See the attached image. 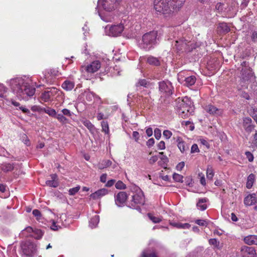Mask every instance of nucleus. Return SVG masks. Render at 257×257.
<instances>
[{"label":"nucleus","instance_id":"1","mask_svg":"<svg viewBox=\"0 0 257 257\" xmlns=\"http://www.w3.org/2000/svg\"><path fill=\"white\" fill-rule=\"evenodd\" d=\"M12 92L20 99L27 100L35 93L32 79L26 76L12 78L7 82Z\"/></svg>","mask_w":257,"mask_h":257},{"label":"nucleus","instance_id":"2","mask_svg":"<svg viewBox=\"0 0 257 257\" xmlns=\"http://www.w3.org/2000/svg\"><path fill=\"white\" fill-rule=\"evenodd\" d=\"M175 108L178 115L182 118L188 117L194 112L193 102L188 97L176 99Z\"/></svg>","mask_w":257,"mask_h":257},{"label":"nucleus","instance_id":"3","mask_svg":"<svg viewBox=\"0 0 257 257\" xmlns=\"http://www.w3.org/2000/svg\"><path fill=\"white\" fill-rule=\"evenodd\" d=\"M158 32L152 31L144 34L139 42V46L146 51L153 49L157 44L159 40Z\"/></svg>","mask_w":257,"mask_h":257},{"label":"nucleus","instance_id":"4","mask_svg":"<svg viewBox=\"0 0 257 257\" xmlns=\"http://www.w3.org/2000/svg\"><path fill=\"white\" fill-rule=\"evenodd\" d=\"M154 5L156 12L165 17H170L174 13L171 0H155Z\"/></svg>","mask_w":257,"mask_h":257},{"label":"nucleus","instance_id":"5","mask_svg":"<svg viewBox=\"0 0 257 257\" xmlns=\"http://www.w3.org/2000/svg\"><path fill=\"white\" fill-rule=\"evenodd\" d=\"M120 0H98L97 7L101 6L107 12L114 10L119 4Z\"/></svg>","mask_w":257,"mask_h":257},{"label":"nucleus","instance_id":"6","mask_svg":"<svg viewBox=\"0 0 257 257\" xmlns=\"http://www.w3.org/2000/svg\"><path fill=\"white\" fill-rule=\"evenodd\" d=\"M123 29L124 27L122 24L111 26L108 25L105 27L106 34L112 37H117L119 36L122 32Z\"/></svg>","mask_w":257,"mask_h":257},{"label":"nucleus","instance_id":"7","mask_svg":"<svg viewBox=\"0 0 257 257\" xmlns=\"http://www.w3.org/2000/svg\"><path fill=\"white\" fill-rule=\"evenodd\" d=\"M192 45V43L191 41L181 39L175 41V46L178 52L183 51L189 52L194 49V47L191 46Z\"/></svg>","mask_w":257,"mask_h":257},{"label":"nucleus","instance_id":"8","mask_svg":"<svg viewBox=\"0 0 257 257\" xmlns=\"http://www.w3.org/2000/svg\"><path fill=\"white\" fill-rule=\"evenodd\" d=\"M184 74V72H181L178 73V79L179 81L188 87L193 85L196 81V77L194 75L186 77Z\"/></svg>","mask_w":257,"mask_h":257},{"label":"nucleus","instance_id":"9","mask_svg":"<svg viewBox=\"0 0 257 257\" xmlns=\"http://www.w3.org/2000/svg\"><path fill=\"white\" fill-rule=\"evenodd\" d=\"M23 252L28 256H32L37 251V245L31 242L25 243L22 246Z\"/></svg>","mask_w":257,"mask_h":257},{"label":"nucleus","instance_id":"10","mask_svg":"<svg viewBox=\"0 0 257 257\" xmlns=\"http://www.w3.org/2000/svg\"><path fill=\"white\" fill-rule=\"evenodd\" d=\"M173 87L169 81H162L159 82V90L161 93L167 95H170L172 94Z\"/></svg>","mask_w":257,"mask_h":257},{"label":"nucleus","instance_id":"11","mask_svg":"<svg viewBox=\"0 0 257 257\" xmlns=\"http://www.w3.org/2000/svg\"><path fill=\"white\" fill-rule=\"evenodd\" d=\"M145 203L144 196L143 192L141 190L132 196V199L131 200V206L133 207H135L136 205H143Z\"/></svg>","mask_w":257,"mask_h":257},{"label":"nucleus","instance_id":"12","mask_svg":"<svg viewBox=\"0 0 257 257\" xmlns=\"http://www.w3.org/2000/svg\"><path fill=\"white\" fill-rule=\"evenodd\" d=\"M240 257H255L256 251L252 247L243 245L240 248Z\"/></svg>","mask_w":257,"mask_h":257},{"label":"nucleus","instance_id":"13","mask_svg":"<svg viewBox=\"0 0 257 257\" xmlns=\"http://www.w3.org/2000/svg\"><path fill=\"white\" fill-rule=\"evenodd\" d=\"M127 198V195L126 192L123 191L119 192L115 196V203L117 206L122 207L124 205Z\"/></svg>","mask_w":257,"mask_h":257},{"label":"nucleus","instance_id":"14","mask_svg":"<svg viewBox=\"0 0 257 257\" xmlns=\"http://www.w3.org/2000/svg\"><path fill=\"white\" fill-rule=\"evenodd\" d=\"M57 89L54 87L50 88V90L45 91L42 93L41 99L45 102H48L57 93Z\"/></svg>","mask_w":257,"mask_h":257},{"label":"nucleus","instance_id":"15","mask_svg":"<svg viewBox=\"0 0 257 257\" xmlns=\"http://www.w3.org/2000/svg\"><path fill=\"white\" fill-rule=\"evenodd\" d=\"M242 77L241 80L244 82H253L255 80V76L253 72L250 70L245 72V70H242Z\"/></svg>","mask_w":257,"mask_h":257},{"label":"nucleus","instance_id":"16","mask_svg":"<svg viewBox=\"0 0 257 257\" xmlns=\"http://www.w3.org/2000/svg\"><path fill=\"white\" fill-rule=\"evenodd\" d=\"M101 65L99 61L95 60L86 66L85 69L88 73H93L97 71L100 68Z\"/></svg>","mask_w":257,"mask_h":257},{"label":"nucleus","instance_id":"17","mask_svg":"<svg viewBox=\"0 0 257 257\" xmlns=\"http://www.w3.org/2000/svg\"><path fill=\"white\" fill-rule=\"evenodd\" d=\"M243 127L247 133H251L254 129L255 125L252 124V120L249 117L243 119Z\"/></svg>","mask_w":257,"mask_h":257},{"label":"nucleus","instance_id":"18","mask_svg":"<svg viewBox=\"0 0 257 257\" xmlns=\"http://www.w3.org/2000/svg\"><path fill=\"white\" fill-rule=\"evenodd\" d=\"M257 202V197L255 193L249 194L244 199V204L246 206H251Z\"/></svg>","mask_w":257,"mask_h":257},{"label":"nucleus","instance_id":"19","mask_svg":"<svg viewBox=\"0 0 257 257\" xmlns=\"http://www.w3.org/2000/svg\"><path fill=\"white\" fill-rule=\"evenodd\" d=\"M186 0H171V6L173 12H177L183 7Z\"/></svg>","mask_w":257,"mask_h":257},{"label":"nucleus","instance_id":"20","mask_svg":"<svg viewBox=\"0 0 257 257\" xmlns=\"http://www.w3.org/2000/svg\"><path fill=\"white\" fill-rule=\"evenodd\" d=\"M108 193V191L106 189H100L95 191L94 193H92L90 195V197L94 200L98 199L107 194Z\"/></svg>","mask_w":257,"mask_h":257},{"label":"nucleus","instance_id":"21","mask_svg":"<svg viewBox=\"0 0 257 257\" xmlns=\"http://www.w3.org/2000/svg\"><path fill=\"white\" fill-rule=\"evenodd\" d=\"M244 243L249 245H257V235H248L243 238Z\"/></svg>","mask_w":257,"mask_h":257},{"label":"nucleus","instance_id":"22","mask_svg":"<svg viewBox=\"0 0 257 257\" xmlns=\"http://www.w3.org/2000/svg\"><path fill=\"white\" fill-rule=\"evenodd\" d=\"M204 109L210 114L220 115L222 113L221 109H218L211 104L206 105Z\"/></svg>","mask_w":257,"mask_h":257},{"label":"nucleus","instance_id":"23","mask_svg":"<svg viewBox=\"0 0 257 257\" xmlns=\"http://www.w3.org/2000/svg\"><path fill=\"white\" fill-rule=\"evenodd\" d=\"M51 180H47L46 181V185L49 187L56 188L58 186L59 182L58 181L57 176L56 174H51L50 175Z\"/></svg>","mask_w":257,"mask_h":257},{"label":"nucleus","instance_id":"24","mask_svg":"<svg viewBox=\"0 0 257 257\" xmlns=\"http://www.w3.org/2000/svg\"><path fill=\"white\" fill-rule=\"evenodd\" d=\"M208 201L207 198H200L196 204V206L201 211L206 210L207 208V205L206 203Z\"/></svg>","mask_w":257,"mask_h":257},{"label":"nucleus","instance_id":"25","mask_svg":"<svg viewBox=\"0 0 257 257\" xmlns=\"http://www.w3.org/2000/svg\"><path fill=\"white\" fill-rule=\"evenodd\" d=\"M74 83L73 81L66 80L62 84V87L66 91L71 90L74 87Z\"/></svg>","mask_w":257,"mask_h":257},{"label":"nucleus","instance_id":"26","mask_svg":"<svg viewBox=\"0 0 257 257\" xmlns=\"http://www.w3.org/2000/svg\"><path fill=\"white\" fill-rule=\"evenodd\" d=\"M147 62L150 65L156 66H159L161 64V62L159 59L158 58L152 56H150L148 57Z\"/></svg>","mask_w":257,"mask_h":257},{"label":"nucleus","instance_id":"27","mask_svg":"<svg viewBox=\"0 0 257 257\" xmlns=\"http://www.w3.org/2000/svg\"><path fill=\"white\" fill-rule=\"evenodd\" d=\"M61 124H64L69 123V119L65 116L62 113H56L55 117Z\"/></svg>","mask_w":257,"mask_h":257},{"label":"nucleus","instance_id":"28","mask_svg":"<svg viewBox=\"0 0 257 257\" xmlns=\"http://www.w3.org/2000/svg\"><path fill=\"white\" fill-rule=\"evenodd\" d=\"M177 146L182 153H184L186 150L185 143L182 140L180 137L177 139ZM188 149V148L187 147Z\"/></svg>","mask_w":257,"mask_h":257},{"label":"nucleus","instance_id":"29","mask_svg":"<svg viewBox=\"0 0 257 257\" xmlns=\"http://www.w3.org/2000/svg\"><path fill=\"white\" fill-rule=\"evenodd\" d=\"M99 222V216L95 215L90 219L89 225L91 228H95L96 227Z\"/></svg>","mask_w":257,"mask_h":257},{"label":"nucleus","instance_id":"30","mask_svg":"<svg viewBox=\"0 0 257 257\" xmlns=\"http://www.w3.org/2000/svg\"><path fill=\"white\" fill-rule=\"evenodd\" d=\"M82 122L83 124L89 130L90 133H94L95 131V126L89 120H83L82 121Z\"/></svg>","mask_w":257,"mask_h":257},{"label":"nucleus","instance_id":"31","mask_svg":"<svg viewBox=\"0 0 257 257\" xmlns=\"http://www.w3.org/2000/svg\"><path fill=\"white\" fill-rule=\"evenodd\" d=\"M98 15L102 20L106 22H111L113 20V17L111 15L101 14L99 11L97 12Z\"/></svg>","mask_w":257,"mask_h":257},{"label":"nucleus","instance_id":"32","mask_svg":"<svg viewBox=\"0 0 257 257\" xmlns=\"http://www.w3.org/2000/svg\"><path fill=\"white\" fill-rule=\"evenodd\" d=\"M255 176L253 174H250L247 177V182H246V188L248 189H250L254 182Z\"/></svg>","mask_w":257,"mask_h":257},{"label":"nucleus","instance_id":"33","mask_svg":"<svg viewBox=\"0 0 257 257\" xmlns=\"http://www.w3.org/2000/svg\"><path fill=\"white\" fill-rule=\"evenodd\" d=\"M170 224L173 226L178 228H189L190 225L189 223H181L179 222H170Z\"/></svg>","mask_w":257,"mask_h":257},{"label":"nucleus","instance_id":"34","mask_svg":"<svg viewBox=\"0 0 257 257\" xmlns=\"http://www.w3.org/2000/svg\"><path fill=\"white\" fill-rule=\"evenodd\" d=\"M42 109L43 111L48 114L49 116L55 118L57 113L54 109L48 107L47 108L44 107V109Z\"/></svg>","mask_w":257,"mask_h":257},{"label":"nucleus","instance_id":"35","mask_svg":"<svg viewBox=\"0 0 257 257\" xmlns=\"http://www.w3.org/2000/svg\"><path fill=\"white\" fill-rule=\"evenodd\" d=\"M147 215L149 218L154 223H159L162 220V217L155 216L151 213H148Z\"/></svg>","mask_w":257,"mask_h":257},{"label":"nucleus","instance_id":"36","mask_svg":"<svg viewBox=\"0 0 257 257\" xmlns=\"http://www.w3.org/2000/svg\"><path fill=\"white\" fill-rule=\"evenodd\" d=\"M161 160L158 162L159 165L162 166V167L166 168V166L167 165L168 162H169L168 158L166 155H163V156H161L160 157Z\"/></svg>","mask_w":257,"mask_h":257},{"label":"nucleus","instance_id":"37","mask_svg":"<svg viewBox=\"0 0 257 257\" xmlns=\"http://www.w3.org/2000/svg\"><path fill=\"white\" fill-rule=\"evenodd\" d=\"M2 170L5 172L12 171L14 169V166L10 163H6L2 165L1 167Z\"/></svg>","mask_w":257,"mask_h":257},{"label":"nucleus","instance_id":"38","mask_svg":"<svg viewBox=\"0 0 257 257\" xmlns=\"http://www.w3.org/2000/svg\"><path fill=\"white\" fill-rule=\"evenodd\" d=\"M219 28L222 33H227L230 31V28L225 23H221L219 24Z\"/></svg>","mask_w":257,"mask_h":257},{"label":"nucleus","instance_id":"39","mask_svg":"<svg viewBox=\"0 0 257 257\" xmlns=\"http://www.w3.org/2000/svg\"><path fill=\"white\" fill-rule=\"evenodd\" d=\"M43 234L44 232L42 230L39 229H34L33 236L35 238L40 239L42 238Z\"/></svg>","mask_w":257,"mask_h":257},{"label":"nucleus","instance_id":"40","mask_svg":"<svg viewBox=\"0 0 257 257\" xmlns=\"http://www.w3.org/2000/svg\"><path fill=\"white\" fill-rule=\"evenodd\" d=\"M102 131L105 133V134H109V130L108 124L107 121L103 120L101 122Z\"/></svg>","mask_w":257,"mask_h":257},{"label":"nucleus","instance_id":"41","mask_svg":"<svg viewBox=\"0 0 257 257\" xmlns=\"http://www.w3.org/2000/svg\"><path fill=\"white\" fill-rule=\"evenodd\" d=\"M206 176L208 179L211 180L214 176L213 170L211 166H208L206 170Z\"/></svg>","mask_w":257,"mask_h":257},{"label":"nucleus","instance_id":"42","mask_svg":"<svg viewBox=\"0 0 257 257\" xmlns=\"http://www.w3.org/2000/svg\"><path fill=\"white\" fill-rule=\"evenodd\" d=\"M95 96L96 98L100 99V97L99 96L96 95L92 92H86V93H85L86 99L88 101H91L92 100L93 98H94Z\"/></svg>","mask_w":257,"mask_h":257},{"label":"nucleus","instance_id":"43","mask_svg":"<svg viewBox=\"0 0 257 257\" xmlns=\"http://www.w3.org/2000/svg\"><path fill=\"white\" fill-rule=\"evenodd\" d=\"M149 85V82L144 79H139L138 82L136 83V86L138 87L139 86H143L147 87Z\"/></svg>","mask_w":257,"mask_h":257},{"label":"nucleus","instance_id":"44","mask_svg":"<svg viewBox=\"0 0 257 257\" xmlns=\"http://www.w3.org/2000/svg\"><path fill=\"white\" fill-rule=\"evenodd\" d=\"M249 114L257 123V108L251 107L250 109Z\"/></svg>","mask_w":257,"mask_h":257},{"label":"nucleus","instance_id":"45","mask_svg":"<svg viewBox=\"0 0 257 257\" xmlns=\"http://www.w3.org/2000/svg\"><path fill=\"white\" fill-rule=\"evenodd\" d=\"M142 257H157L156 253L149 250H145L143 252Z\"/></svg>","mask_w":257,"mask_h":257},{"label":"nucleus","instance_id":"46","mask_svg":"<svg viewBox=\"0 0 257 257\" xmlns=\"http://www.w3.org/2000/svg\"><path fill=\"white\" fill-rule=\"evenodd\" d=\"M7 91V88L3 84L0 83V97L4 98Z\"/></svg>","mask_w":257,"mask_h":257},{"label":"nucleus","instance_id":"47","mask_svg":"<svg viewBox=\"0 0 257 257\" xmlns=\"http://www.w3.org/2000/svg\"><path fill=\"white\" fill-rule=\"evenodd\" d=\"M115 188L118 189H124L126 185L121 181H117L115 184Z\"/></svg>","mask_w":257,"mask_h":257},{"label":"nucleus","instance_id":"48","mask_svg":"<svg viewBox=\"0 0 257 257\" xmlns=\"http://www.w3.org/2000/svg\"><path fill=\"white\" fill-rule=\"evenodd\" d=\"M61 112L66 117H71L73 114V112H71L70 110L66 108L63 109L61 110Z\"/></svg>","mask_w":257,"mask_h":257},{"label":"nucleus","instance_id":"49","mask_svg":"<svg viewBox=\"0 0 257 257\" xmlns=\"http://www.w3.org/2000/svg\"><path fill=\"white\" fill-rule=\"evenodd\" d=\"M173 179L178 182H182L183 176L180 174L174 173L173 175Z\"/></svg>","mask_w":257,"mask_h":257},{"label":"nucleus","instance_id":"50","mask_svg":"<svg viewBox=\"0 0 257 257\" xmlns=\"http://www.w3.org/2000/svg\"><path fill=\"white\" fill-rule=\"evenodd\" d=\"M195 223L201 226H207L208 225L207 221L203 219H197L195 221Z\"/></svg>","mask_w":257,"mask_h":257},{"label":"nucleus","instance_id":"51","mask_svg":"<svg viewBox=\"0 0 257 257\" xmlns=\"http://www.w3.org/2000/svg\"><path fill=\"white\" fill-rule=\"evenodd\" d=\"M80 187V186H77L72 188H70L69 190V194L70 195H74L78 192Z\"/></svg>","mask_w":257,"mask_h":257},{"label":"nucleus","instance_id":"52","mask_svg":"<svg viewBox=\"0 0 257 257\" xmlns=\"http://www.w3.org/2000/svg\"><path fill=\"white\" fill-rule=\"evenodd\" d=\"M245 155L246 158L247 159L248 161L249 162H253V159H254V157H253V155L252 154V153H251L249 151H246L245 152Z\"/></svg>","mask_w":257,"mask_h":257},{"label":"nucleus","instance_id":"53","mask_svg":"<svg viewBox=\"0 0 257 257\" xmlns=\"http://www.w3.org/2000/svg\"><path fill=\"white\" fill-rule=\"evenodd\" d=\"M111 161L109 160H106L102 161L101 165L103 166L102 167H100V169H102L103 168H107L110 166L111 165Z\"/></svg>","mask_w":257,"mask_h":257},{"label":"nucleus","instance_id":"54","mask_svg":"<svg viewBox=\"0 0 257 257\" xmlns=\"http://www.w3.org/2000/svg\"><path fill=\"white\" fill-rule=\"evenodd\" d=\"M209 243L211 245H214L216 247H218L219 242L216 238H211L209 240Z\"/></svg>","mask_w":257,"mask_h":257},{"label":"nucleus","instance_id":"55","mask_svg":"<svg viewBox=\"0 0 257 257\" xmlns=\"http://www.w3.org/2000/svg\"><path fill=\"white\" fill-rule=\"evenodd\" d=\"M154 136L157 140H159L161 137V131L158 128H156L154 130Z\"/></svg>","mask_w":257,"mask_h":257},{"label":"nucleus","instance_id":"56","mask_svg":"<svg viewBox=\"0 0 257 257\" xmlns=\"http://www.w3.org/2000/svg\"><path fill=\"white\" fill-rule=\"evenodd\" d=\"M163 134L164 137H165L167 139H170L172 135V132L169 130H165L163 132Z\"/></svg>","mask_w":257,"mask_h":257},{"label":"nucleus","instance_id":"57","mask_svg":"<svg viewBox=\"0 0 257 257\" xmlns=\"http://www.w3.org/2000/svg\"><path fill=\"white\" fill-rule=\"evenodd\" d=\"M33 214L37 217V219H40L41 217L40 211L38 209H34L33 211Z\"/></svg>","mask_w":257,"mask_h":257},{"label":"nucleus","instance_id":"58","mask_svg":"<svg viewBox=\"0 0 257 257\" xmlns=\"http://www.w3.org/2000/svg\"><path fill=\"white\" fill-rule=\"evenodd\" d=\"M198 152H199V150L198 149V146L197 144H194L191 147V153H198Z\"/></svg>","mask_w":257,"mask_h":257},{"label":"nucleus","instance_id":"59","mask_svg":"<svg viewBox=\"0 0 257 257\" xmlns=\"http://www.w3.org/2000/svg\"><path fill=\"white\" fill-rule=\"evenodd\" d=\"M157 147L159 150H164L165 149V143L164 141H161L159 142V143L157 145Z\"/></svg>","mask_w":257,"mask_h":257},{"label":"nucleus","instance_id":"60","mask_svg":"<svg viewBox=\"0 0 257 257\" xmlns=\"http://www.w3.org/2000/svg\"><path fill=\"white\" fill-rule=\"evenodd\" d=\"M249 0H243L240 5L241 9H245L248 5Z\"/></svg>","mask_w":257,"mask_h":257},{"label":"nucleus","instance_id":"61","mask_svg":"<svg viewBox=\"0 0 257 257\" xmlns=\"http://www.w3.org/2000/svg\"><path fill=\"white\" fill-rule=\"evenodd\" d=\"M44 107H41L39 106L34 105L32 107L31 109L34 111H43V109Z\"/></svg>","mask_w":257,"mask_h":257},{"label":"nucleus","instance_id":"62","mask_svg":"<svg viewBox=\"0 0 257 257\" xmlns=\"http://www.w3.org/2000/svg\"><path fill=\"white\" fill-rule=\"evenodd\" d=\"M34 229H33L31 226L27 227L25 229L22 231V233H24L25 232H27L28 233H34Z\"/></svg>","mask_w":257,"mask_h":257},{"label":"nucleus","instance_id":"63","mask_svg":"<svg viewBox=\"0 0 257 257\" xmlns=\"http://www.w3.org/2000/svg\"><path fill=\"white\" fill-rule=\"evenodd\" d=\"M155 144V140L153 138L150 139L147 142V145L148 147H152Z\"/></svg>","mask_w":257,"mask_h":257},{"label":"nucleus","instance_id":"64","mask_svg":"<svg viewBox=\"0 0 257 257\" xmlns=\"http://www.w3.org/2000/svg\"><path fill=\"white\" fill-rule=\"evenodd\" d=\"M158 160V157L157 156H154L150 159L149 163L151 164H153Z\"/></svg>","mask_w":257,"mask_h":257}]
</instances>
